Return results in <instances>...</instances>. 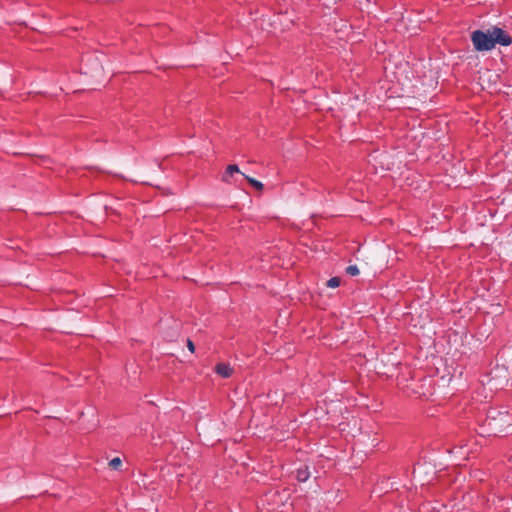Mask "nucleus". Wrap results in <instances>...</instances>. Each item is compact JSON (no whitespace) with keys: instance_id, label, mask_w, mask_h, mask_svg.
Returning a JSON list of instances; mask_svg holds the SVG:
<instances>
[{"instance_id":"nucleus-1","label":"nucleus","mask_w":512,"mask_h":512,"mask_svg":"<svg viewBox=\"0 0 512 512\" xmlns=\"http://www.w3.org/2000/svg\"><path fill=\"white\" fill-rule=\"evenodd\" d=\"M473 47L478 52L490 51L496 45L509 46L512 37L502 28L492 26L487 30H475L471 33Z\"/></svg>"},{"instance_id":"nucleus-2","label":"nucleus","mask_w":512,"mask_h":512,"mask_svg":"<svg viewBox=\"0 0 512 512\" xmlns=\"http://www.w3.org/2000/svg\"><path fill=\"white\" fill-rule=\"evenodd\" d=\"M235 173H241L239 167L236 164L228 165L222 176V181L225 183H231V178Z\"/></svg>"},{"instance_id":"nucleus-3","label":"nucleus","mask_w":512,"mask_h":512,"mask_svg":"<svg viewBox=\"0 0 512 512\" xmlns=\"http://www.w3.org/2000/svg\"><path fill=\"white\" fill-rule=\"evenodd\" d=\"M215 371L223 378H229L233 373V369L230 367L229 364L226 363L217 364Z\"/></svg>"},{"instance_id":"nucleus-4","label":"nucleus","mask_w":512,"mask_h":512,"mask_svg":"<svg viewBox=\"0 0 512 512\" xmlns=\"http://www.w3.org/2000/svg\"><path fill=\"white\" fill-rule=\"evenodd\" d=\"M310 477V472L308 470V467H303V468H299L297 469V472H296V478L299 482H305L309 479Z\"/></svg>"},{"instance_id":"nucleus-5","label":"nucleus","mask_w":512,"mask_h":512,"mask_svg":"<svg viewBox=\"0 0 512 512\" xmlns=\"http://www.w3.org/2000/svg\"><path fill=\"white\" fill-rule=\"evenodd\" d=\"M241 174L247 179L249 184L251 186H253L255 189L260 190V191L263 189V184L260 181L254 179L252 177H249V176H247V175H245L243 173H241Z\"/></svg>"},{"instance_id":"nucleus-6","label":"nucleus","mask_w":512,"mask_h":512,"mask_svg":"<svg viewBox=\"0 0 512 512\" xmlns=\"http://www.w3.org/2000/svg\"><path fill=\"white\" fill-rule=\"evenodd\" d=\"M122 465V460L119 457H115L109 461L108 466L113 470H118Z\"/></svg>"},{"instance_id":"nucleus-7","label":"nucleus","mask_w":512,"mask_h":512,"mask_svg":"<svg viewBox=\"0 0 512 512\" xmlns=\"http://www.w3.org/2000/svg\"><path fill=\"white\" fill-rule=\"evenodd\" d=\"M341 283V279L339 277H332L326 283V285L330 288H337Z\"/></svg>"},{"instance_id":"nucleus-8","label":"nucleus","mask_w":512,"mask_h":512,"mask_svg":"<svg viewBox=\"0 0 512 512\" xmlns=\"http://www.w3.org/2000/svg\"><path fill=\"white\" fill-rule=\"evenodd\" d=\"M346 273L350 276H357L359 275L360 271L356 265H350L346 268Z\"/></svg>"},{"instance_id":"nucleus-9","label":"nucleus","mask_w":512,"mask_h":512,"mask_svg":"<svg viewBox=\"0 0 512 512\" xmlns=\"http://www.w3.org/2000/svg\"><path fill=\"white\" fill-rule=\"evenodd\" d=\"M187 347L190 352L193 353L195 351V345L190 339L187 340Z\"/></svg>"}]
</instances>
